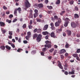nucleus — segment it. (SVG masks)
Here are the masks:
<instances>
[{
  "mask_svg": "<svg viewBox=\"0 0 80 80\" xmlns=\"http://www.w3.org/2000/svg\"><path fill=\"white\" fill-rule=\"evenodd\" d=\"M24 3L25 7L27 8H29V7H30V4L28 0H25Z\"/></svg>",
  "mask_w": 80,
  "mask_h": 80,
  "instance_id": "obj_1",
  "label": "nucleus"
},
{
  "mask_svg": "<svg viewBox=\"0 0 80 80\" xmlns=\"http://www.w3.org/2000/svg\"><path fill=\"white\" fill-rule=\"evenodd\" d=\"M42 35L41 34H38V36L36 38V40L37 42H40L42 40Z\"/></svg>",
  "mask_w": 80,
  "mask_h": 80,
  "instance_id": "obj_2",
  "label": "nucleus"
},
{
  "mask_svg": "<svg viewBox=\"0 0 80 80\" xmlns=\"http://www.w3.org/2000/svg\"><path fill=\"white\" fill-rule=\"evenodd\" d=\"M48 28V25L46 24L45 25L43 28V30L45 31L47 30Z\"/></svg>",
  "mask_w": 80,
  "mask_h": 80,
  "instance_id": "obj_3",
  "label": "nucleus"
},
{
  "mask_svg": "<svg viewBox=\"0 0 80 80\" xmlns=\"http://www.w3.org/2000/svg\"><path fill=\"white\" fill-rule=\"evenodd\" d=\"M66 50L64 49H62L60 51V54H63L66 52Z\"/></svg>",
  "mask_w": 80,
  "mask_h": 80,
  "instance_id": "obj_4",
  "label": "nucleus"
},
{
  "mask_svg": "<svg viewBox=\"0 0 80 80\" xmlns=\"http://www.w3.org/2000/svg\"><path fill=\"white\" fill-rule=\"evenodd\" d=\"M58 67L61 69H63V67H62V64H61V62L58 61Z\"/></svg>",
  "mask_w": 80,
  "mask_h": 80,
  "instance_id": "obj_5",
  "label": "nucleus"
},
{
  "mask_svg": "<svg viewBox=\"0 0 80 80\" xmlns=\"http://www.w3.org/2000/svg\"><path fill=\"white\" fill-rule=\"evenodd\" d=\"M71 25L72 28H76L77 25L74 22H72L71 23Z\"/></svg>",
  "mask_w": 80,
  "mask_h": 80,
  "instance_id": "obj_6",
  "label": "nucleus"
},
{
  "mask_svg": "<svg viewBox=\"0 0 80 80\" xmlns=\"http://www.w3.org/2000/svg\"><path fill=\"white\" fill-rule=\"evenodd\" d=\"M67 35H68V36H70V35H71V34H72V32H71V31L67 30Z\"/></svg>",
  "mask_w": 80,
  "mask_h": 80,
  "instance_id": "obj_7",
  "label": "nucleus"
},
{
  "mask_svg": "<svg viewBox=\"0 0 80 80\" xmlns=\"http://www.w3.org/2000/svg\"><path fill=\"white\" fill-rule=\"evenodd\" d=\"M69 75H74L75 74V71L73 70L72 72H69Z\"/></svg>",
  "mask_w": 80,
  "mask_h": 80,
  "instance_id": "obj_8",
  "label": "nucleus"
},
{
  "mask_svg": "<svg viewBox=\"0 0 80 80\" xmlns=\"http://www.w3.org/2000/svg\"><path fill=\"white\" fill-rule=\"evenodd\" d=\"M0 27H5V24L3 22H0Z\"/></svg>",
  "mask_w": 80,
  "mask_h": 80,
  "instance_id": "obj_9",
  "label": "nucleus"
},
{
  "mask_svg": "<svg viewBox=\"0 0 80 80\" xmlns=\"http://www.w3.org/2000/svg\"><path fill=\"white\" fill-rule=\"evenodd\" d=\"M38 34L36 33H35L33 35V39L34 40L35 39V38H37V37H38Z\"/></svg>",
  "mask_w": 80,
  "mask_h": 80,
  "instance_id": "obj_10",
  "label": "nucleus"
},
{
  "mask_svg": "<svg viewBox=\"0 0 80 80\" xmlns=\"http://www.w3.org/2000/svg\"><path fill=\"white\" fill-rule=\"evenodd\" d=\"M16 9L17 10V11H18V12H19V13H20V12L22 11V9H21V8L20 7H19L18 8H16Z\"/></svg>",
  "mask_w": 80,
  "mask_h": 80,
  "instance_id": "obj_11",
  "label": "nucleus"
},
{
  "mask_svg": "<svg viewBox=\"0 0 80 80\" xmlns=\"http://www.w3.org/2000/svg\"><path fill=\"white\" fill-rule=\"evenodd\" d=\"M60 23H59L58 22H56L55 23V26L56 27H59V26H60Z\"/></svg>",
  "mask_w": 80,
  "mask_h": 80,
  "instance_id": "obj_12",
  "label": "nucleus"
},
{
  "mask_svg": "<svg viewBox=\"0 0 80 80\" xmlns=\"http://www.w3.org/2000/svg\"><path fill=\"white\" fill-rule=\"evenodd\" d=\"M50 36L51 37L55 38V33L54 32H51L50 34Z\"/></svg>",
  "mask_w": 80,
  "mask_h": 80,
  "instance_id": "obj_13",
  "label": "nucleus"
},
{
  "mask_svg": "<svg viewBox=\"0 0 80 80\" xmlns=\"http://www.w3.org/2000/svg\"><path fill=\"white\" fill-rule=\"evenodd\" d=\"M68 22H65L64 24V26L65 27H67L68 26Z\"/></svg>",
  "mask_w": 80,
  "mask_h": 80,
  "instance_id": "obj_14",
  "label": "nucleus"
},
{
  "mask_svg": "<svg viewBox=\"0 0 80 80\" xmlns=\"http://www.w3.org/2000/svg\"><path fill=\"white\" fill-rule=\"evenodd\" d=\"M0 48L2 50H4L5 49V46H1L0 47Z\"/></svg>",
  "mask_w": 80,
  "mask_h": 80,
  "instance_id": "obj_15",
  "label": "nucleus"
},
{
  "mask_svg": "<svg viewBox=\"0 0 80 80\" xmlns=\"http://www.w3.org/2000/svg\"><path fill=\"white\" fill-rule=\"evenodd\" d=\"M60 0H57V1L56 2L55 4L56 5H60Z\"/></svg>",
  "mask_w": 80,
  "mask_h": 80,
  "instance_id": "obj_16",
  "label": "nucleus"
},
{
  "mask_svg": "<svg viewBox=\"0 0 80 80\" xmlns=\"http://www.w3.org/2000/svg\"><path fill=\"white\" fill-rule=\"evenodd\" d=\"M62 28H60L59 29H58L56 30V32L57 33H59L60 32H62Z\"/></svg>",
  "mask_w": 80,
  "mask_h": 80,
  "instance_id": "obj_17",
  "label": "nucleus"
},
{
  "mask_svg": "<svg viewBox=\"0 0 80 80\" xmlns=\"http://www.w3.org/2000/svg\"><path fill=\"white\" fill-rule=\"evenodd\" d=\"M5 47L6 49L8 50H10L11 49V47L8 45H6Z\"/></svg>",
  "mask_w": 80,
  "mask_h": 80,
  "instance_id": "obj_18",
  "label": "nucleus"
},
{
  "mask_svg": "<svg viewBox=\"0 0 80 80\" xmlns=\"http://www.w3.org/2000/svg\"><path fill=\"white\" fill-rule=\"evenodd\" d=\"M3 28H1V31L3 33V34H5L6 32V30L5 29H3L2 30Z\"/></svg>",
  "mask_w": 80,
  "mask_h": 80,
  "instance_id": "obj_19",
  "label": "nucleus"
},
{
  "mask_svg": "<svg viewBox=\"0 0 80 80\" xmlns=\"http://www.w3.org/2000/svg\"><path fill=\"white\" fill-rule=\"evenodd\" d=\"M70 45L68 44L67 42H66V44L65 45V47L66 48H69V46Z\"/></svg>",
  "mask_w": 80,
  "mask_h": 80,
  "instance_id": "obj_20",
  "label": "nucleus"
},
{
  "mask_svg": "<svg viewBox=\"0 0 80 80\" xmlns=\"http://www.w3.org/2000/svg\"><path fill=\"white\" fill-rule=\"evenodd\" d=\"M38 7H39V8H42V7H43V4H42V3H40L39 4H38Z\"/></svg>",
  "mask_w": 80,
  "mask_h": 80,
  "instance_id": "obj_21",
  "label": "nucleus"
},
{
  "mask_svg": "<svg viewBox=\"0 0 80 80\" xmlns=\"http://www.w3.org/2000/svg\"><path fill=\"white\" fill-rule=\"evenodd\" d=\"M74 18H79V16L77 14H74Z\"/></svg>",
  "mask_w": 80,
  "mask_h": 80,
  "instance_id": "obj_22",
  "label": "nucleus"
},
{
  "mask_svg": "<svg viewBox=\"0 0 80 80\" xmlns=\"http://www.w3.org/2000/svg\"><path fill=\"white\" fill-rule=\"evenodd\" d=\"M33 14H32V12H30V15L29 16V18H33Z\"/></svg>",
  "mask_w": 80,
  "mask_h": 80,
  "instance_id": "obj_23",
  "label": "nucleus"
},
{
  "mask_svg": "<svg viewBox=\"0 0 80 80\" xmlns=\"http://www.w3.org/2000/svg\"><path fill=\"white\" fill-rule=\"evenodd\" d=\"M14 14L15 15V16H17V11L16 9H15L14 10Z\"/></svg>",
  "mask_w": 80,
  "mask_h": 80,
  "instance_id": "obj_24",
  "label": "nucleus"
},
{
  "mask_svg": "<svg viewBox=\"0 0 80 80\" xmlns=\"http://www.w3.org/2000/svg\"><path fill=\"white\" fill-rule=\"evenodd\" d=\"M42 34L44 35H48V32L47 31L43 32Z\"/></svg>",
  "mask_w": 80,
  "mask_h": 80,
  "instance_id": "obj_25",
  "label": "nucleus"
},
{
  "mask_svg": "<svg viewBox=\"0 0 80 80\" xmlns=\"http://www.w3.org/2000/svg\"><path fill=\"white\" fill-rule=\"evenodd\" d=\"M64 68L65 70H67V68L68 67V65H67L66 63H65V65H64Z\"/></svg>",
  "mask_w": 80,
  "mask_h": 80,
  "instance_id": "obj_26",
  "label": "nucleus"
},
{
  "mask_svg": "<svg viewBox=\"0 0 80 80\" xmlns=\"http://www.w3.org/2000/svg\"><path fill=\"white\" fill-rule=\"evenodd\" d=\"M57 22H58V23H59L60 24L62 23V19H61L60 18H59L58 19Z\"/></svg>",
  "mask_w": 80,
  "mask_h": 80,
  "instance_id": "obj_27",
  "label": "nucleus"
},
{
  "mask_svg": "<svg viewBox=\"0 0 80 80\" xmlns=\"http://www.w3.org/2000/svg\"><path fill=\"white\" fill-rule=\"evenodd\" d=\"M47 7L48 8V9L49 10H52L53 8V7L52 6H48Z\"/></svg>",
  "mask_w": 80,
  "mask_h": 80,
  "instance_id": "obj_28",
  "label": "nucleus"
},
{
  "mask_svg": "<svg viewBox=\"0 0 80 80\" xmlns=\"http://www.w3.org/2000/svg\"><path fill=\"white\" fill-rule=\"evenodd\" d=\"M45 43H46V44H51V43H52V42H51L49 41H45Z\"/></svg>",
  "mask_w": 80,
  "mask_h": 80,
  "instance_id": "obj_29",
  "label": "nucleus"
},
{
  "mask_svg": "<svg viewBox=\"0 0 80 80\" xmlns=\"http://www.w3.org/2000/svg\"><path fill=\"white\" fill-rule=\"evenodd\" d=\"M30 37V36L27 35L25 37V38H26V40H28Z\"/></svg>",
  "mask_w": 80,
  "mask_h": 80,
  "instance_id": "obj_30",
  "label": "nucleus"
},
{
  "mask_svg": "<svg viewBox=\"0 0 80 80\" xmlns=\"http://www.w3.org/2000/svg\"><path fill=\"white\" fill-rule=\"evenodd\" d=\"M23 49L22 48H18V49L17 50L18 52H19L20 53L21 52V51H22Z\"/></svg>",
  "mask_w": 80,
  "mask_h": 80,
  "instance_id": "obj_31",
  "label": "nucleus"
},
{
  "mask_svg": "<svg viewBox=\"0 0 80 80\" xmlns=\"http://www.w3.org/2000/svg\"><path fill=\"white\" fill-rule=\"evenodd\" d=\"M42 31V29L40 28H39L37 29V33H41V31Z\"/></svg>",
  "mask_w": 80,
  "mask_h": 80,
  "instance_id": "obj_32",
  "label": "nucleus"
},
{
  "mask_svg": "<svg viewBox=\"0 0 80 80\" xmlns=\"http://www.w3.org/2000/svg\"><path fill=\"white\" fill-rule=\"evenodd\" d=\"M6 22H8V23H10L12 22V21L11 20H9L8 19H7L6 20Z\"/></svg>",
  "mask_w": 80,
  "mask_h": 80,
  "instance_id": "obj_33",
  "label": "nucleus"
},
{
  "mask_svg": "<svg viewBox=\"0 0 80 80\" xmlns=\"http://www.w3.org/2000/svg\"><path fill=\"white\" fill-rule=\"evenodd\" d=\"M72 56L74 57H75V58H76V57H78V54H73L72 55Z\"/></svg>",
  "mask_w": 80,
  "mask_h": 80,
  "instance_id": "obj_34",
  "label": "nucleus"
},
{
  "mask_svg": "<svg viewBox=\"0 0 80 80\" xmlns=\"http://www.w3.org/2000/svg\"><path fill=\"white\" fill-rule=\"evenodd\" d=\"M38 13H35L34 14V18H36L38 16Z\"/></svg>",
  "mask_w": 80,
  "mask_h": 80,
  "instance_id": "obj_35",
  "label": "nucleus"
},
{
  "mask_svg": "<svg viewBox=\"0 0 80 80\" xmlns=\"http://www.w3.org/2000/svg\"><path fill=\"white\" fill-rule=\"evenodd\" d=\"M65 21H66V22H69V21H70V19H69V18H66L65 20Z\"/></svg>",
  "mask_w": 80,
  "mask_h": 80,
  "instance_id": "obj_36",
  "label": "nucleus"
},
{
  "mask_svg": "<svg viewBox=\"0 0 80 80\" xmlns=\"http://www.w3.org/2000/svg\"><path fill=\"white\" fill-rule=\"evenodd\" d=\"M27 27V25L26 24H24L22 26V28H25Z\"/></svg>",
  "mask_w": 80,
  "mask_h": 80,
  "instance_id": "obj_37",
  "label": "nucleus"
},
{
  "mask_svg": "<svg viewBox=\"0 0 80 80\" xmlns=\"http://www.w3.org/2000/svg\"><path fill=\"white\" fill-rule=\"evenodd\" d=\"M73 3H74V1H73V0H72L70 2V5H73Z\"/></svg>",
  "mask_w": 80,
  "mask_h": 80,
  "instance_id": "obj_38",
  "label": "nucleus"
},
{
  "mask_svg": "<svg viewBox=\"0 0 80 80\" xmlns=\"http://www.w3.org/2000/svg\"><path fill=\"white\" fill-rule=\"evenodd\" d=\"M54 50V48H52L51 49L49 50V52L50 53H52V52H53Z\"/></svg>",
  "mask_w": 80,
  "mask_h": 80,
  "instance_id": "obj_39",
  "label": "nucleus"
},
{
  "mask_svg": "<svg viewBox=\"0 0 80 80\" xmlns=\"http://www.w3.org/2000/svg\"><path fill=\"white\" fill-rule=\"evenodd\" d=\"M36 20L37 21V22H41V19L40 18H37Z\"/></svg>",
  "mask_w": 80,
  "mask_h": 80,
  "instance_id": "obj_40",
  "label": "nucleus"
},
{
  "mask_svg": "<svg viewBox=\"0 0 80 80\" xmlns=\"http://www.w3.org/2000/svg\"><path fill=\"white\" fill-rule=\"evenodd\" d=\"M27 35L28 36H30V35H31V32H28L27 33Z\"/></svg>",
  "mask_w": 80,
  "mask_h": 80,
  "instance_id": "obj_41",
  "label": "nucleus"
},
{
  "mask_svg": "<svg viewBox=\"0 0 80 80\" xmlns=\"http://www.w3.org/2000/svg\"><path fill=\"white\" fill-rule=\"evenodd\" d=\"M75 9L76 10V11H78V7L77 6H76L75 8Z\"/></svg>",
  "mask_w": 80,
  "mask_h": 80,
  "instance_id": "obj_42",
  "label": "nucleus"
},
{
  "mask_svg": "<svg viewBox=\"0 0 80 80\" xmlns=\"http://www.w3.org/2000/svg\"><path fill=\"white\" fill-rule=\"evenodd\" d=\"M57 52V50H55L54 51L53 54V55H55V54H56V53Z\"/></svg>",
  "mask_w": 80,
  "mask_h": 80,
  "instance_id": "obj_43",
  "label": "nucleus"
},
{
  "mask_svg": "<svg viewBox=\"0 0 80 80\" xmlns=\"http://www.w3.org/2000/svg\"><path fill=\"white\" fill-rule=\"evenodd\" d=\"M9 32V35H12V31H9L8 32Z\"/></svg>",
  "mask_w": 80,
  "mask_h": 80,
  "instance_id": "obj_44",
  "label": "nucleus"
},
{
  "mask_svg": "<svg viewBox=\"0 0 80 80\" xmlns=\"http://www.w3.org/2000/svg\"><path fill=\"white\" fill-rule=\"evenodd\" d=\"M51 28L52 30H55V27L52 26V27H51Z\"/></svg>",
  "mask_w": 80,
  "mask_h": 80,
  "instance_id": "obj_45",
  "label": "nucleus"
},
{
  "mask_svg": "<svg viewBox=\"0 0 80 80\" xmlns=\"http://www.w3.org/2000/svg\"><path fill=\"white\" fill-rule=\"evenodd\" d=\"M13 16L12 14H10L9 16V18H13Z\"/></svg>",
  "mask_w": 80,
  "mask_h": 80,
  "instance_id": "obj_46",
  "label": "nucleus"
},
{
  "mask_svg": "<svg viewBox=\"0 0 80 80\" xmlns=\"http://www.w3.org/2000/svg\"><path fill=\"white\" fill-rule=\"evenodd\" d=\"M32 23H33V21H32V20H30L29 22V25H31L32 24Z\"/></svg>",
  "mask_w": 80,
  "mask_h": 80,
  "instance_id": "obj_47",
  "label": "nucleus"
},
{
  "mask_svg": "<svg viewBox=\"0 0 80 80\" xmlns=\"http://www.w3.org/2000/svg\"><path fill=\"white\" fill-rule=\"evenodd\" d=\"M11 46L12 47V48H14L15 47V45H14V44H13V43H12Z\"/></svg>",
  "mask_w": 80,
  "mask_h": 80,
  "instance_id": "obj_48",
  "label": "nucleus"
},
{
  "mask_svg": "<svg viewBox=\"0 0 80 80\" xmlns=\"http://www.w3.org/2000/svg\"><path fill=\"white\" fill-rule=\"evenodd\" d=\"M44 2L46 4H48V0H45L44 1Z\"/></svg>",
  "mask_w": 80,
  "mask_h": 80,
  "instance_id": "obj_49",
  "label": "nucleus"
},
{
  "mask_svg": "<svg viewBox=\"0 0 80 80\" xmlns=\"http://www.w3.org/2000/svg\"><path fill=\"white\" fill-rule=\"evenodd\" d=\"M33 26L32 25H29L28 28L29 29H32V28Z\"/></svg>",
  "mask_w": 80,
  "mask_h": 80,
  "instance_id": "obj_50",
  "label": "nucleus"
},
{
  "mask_svg": "<svg viewBox=\"0 0 80 80\" xmlns=\"http://www.w3.org/2000/svg\"><path fill=\"white\" fill-rule=\"evenodd\" d=\"M35 51H32L31 52V54L33 55L35 54Z\"/></svg>",
  "mask_w": 80,
  "mask_h": 80,
  "instance_id": "obj_51",
  "label": "nucleus"
},
{
  "mask_svg": "<svg viewBox=\"0 0 80 80\" xmlns=\"http://www.w3.org/2000/svg\"><path fill=\"white\" fill-rule=\"evenodd\" d=\"M50 25L51 26V27H54V24L53 22H52L50 23Z\"/></svg>",
  "mask_w": 80,
  "mask_h": 80,
  "instance_id": "obj_52",
  "label": "nucleus"
},
{
  "mask_svg": "<svg viewBox=\"0 0 80 80\" xmlns=\"http://www.w3.org/2000/svg\"><path fill=\"white\" fill-rule=\"evenodd\" d=\"M5 12H3L2 16V17H5Z\"/></svg>",
  "mask_w": 80,
  "mask_h": 80,
  "instance_id": "obj_53",
  "label": "nucleus"
},
{
  "mask_svg": "<svg viewBox=\"0 0 80 80\" xmlns=\"http://www.w3.org/2000/svg\"><path fill=\"white\" fill-rule=\"evenodd\" d=\"M61 58L62 59H63L64 58V56L63 54L61 55Z\"/></svg>",
  "mask_w": 80,
  "mask_h": 80,
  "instance_id": "obj_54",
  "label": "nucleus"
},
{
  "mask_svg": "<svg viewBox=\"0 0 80 80\" xmlns=\"http://www.w3.org/2000/svg\"><path fill=\"white\" fill-rule=\"evenodd\" d=\"M76 52H77V53H80V49H78Z\"/></svg>",
  "mask_w": 80,
  "mask_h": 80,
  "instance_id": "obj_55",
  "label": "nucleus"
},
{
  "mask_svg": "<svg viewBox=\"0 0 80 80\" xmlns=\"http://www.w3.org/2000/svg\"><path fill=\"white\" fill-rule=\"evenodd\" d=\"M33 32L34 33H36V32H37V28H35Z\"/></svg>",
  "mask_w": 80,
  "mask_h": 80,
  "instance_id": "obj_56",
  "label": "nucleus"
},
{
  "mask_svg": "<svg viewBox=\"0 0 80 80\" xmlns=\"http://www.w3.org/2000/svg\"><path fill=\"white\" fill-rule=\"evenodd\" d=\"M3 9H4V10H7V8L5 6H4L3 7Z\"/></svg>",
  "mask_w": 80,
  "mask_h": 80,
  "instance_id": "obj_57",
  "label": "nucleus"
},
{
  "mask_svg": "<svg viewBox=\"0 0 80 80\" xmlns=\"http://www.w3.org/2000/svg\"><path fill=\"white\" fill-rule=\"evenodd\" d=\"M76 59L77 60H78V61H80V58H79V57H76Z\"/></svg>",
  "mask_w": 80,
  "mask_h": 80,
  "instance_id": "obj_58",
  "label": "nucleus"
},
{
  "mask_svg": "<svg viewBox=\"0 0 80 80\" xmlns=\"http://www.w3.org/2000/svg\"><path fill=\"white\" fill-rule=\"evenodd\" d=\"M46 50H47L46 48H44L42 49V50L43 52H45V51H46Z\"/></svg>",
  "mask_w": 80,
  "mask_h": 80,
  "instance_id": "obj_59",
  "label": "nucleus"
},
{
  "mask_svg": "<svg viewBox=\"0 0 80 80\" xmlns=\"http://www.w3.org/2000/svg\"><path fill=\"white\" fill-rule=\"evenodd\" d=\"M23 42L24 43L26 44L28 43V41H27V40H24L23 41Z\"/></svg>",
  "mask_w": 80,
  "mask_h": 80,
  "instance_id": "obj_60",
  "label": "nucleus"
},
{
  "mask_svg": "<svg viewBox=\"0 0 80 80\" xmlns=\"http://www.w3.org/2000/svg\"><path fill=\"white\" fill-rule=\"evenodd\" d=\"M48 14H50L51 13H52V11H48Z\"/></svg>",
  "mask_w": 80,
  "mask_h": 80,
  "instance_id": "obj_61",
  "label": "nucleus"
},
{
  "mask_svg": "<svg viewBox=\"0 0 80 80\" xmlns=\"http://www.w3.org/2000/svg\"><path fill=\"white\" fill-rule=\"evenodd\" d=\"M54 18H55V19H58V16L55 15L54 16Z\"/></svg>",
  "mask_w": 80,
  "mask_h": 80,
  "instance_id": "obj_62",
  "label": "nucleus"
},
{
  "mask_svg": "<svg viewBox=\"0 0 80 80\" xmlns=\"http://www.w3.org/2000/svg\"><path fill=\"white\" fill-rule=\"evenodd\" d=\"M16 21H17V19L15 18L14 20H13L12 22H13V23H14L15 22H16Z\"/></svg>",
  "mask_w": 80,
  "mask_h": 80,
  "instance_id": "obj_63",
  "label": "nucleus"
},
{
  "mask_svg": "<svg viewBox=\"0 0 80 80\" xmlns=\"http://www.w3.org/2000/svg\"><path fill=\"white\" fill-rule=\"evenodd\" d=\"M52 47V45H51V44H48V48H51V47Z\"/></svg>",
  "mask_w": 80,
  "mask_h": 80,
  "instance_id": "obj_64",
  "label": "nucleus"
}]
</instances>
